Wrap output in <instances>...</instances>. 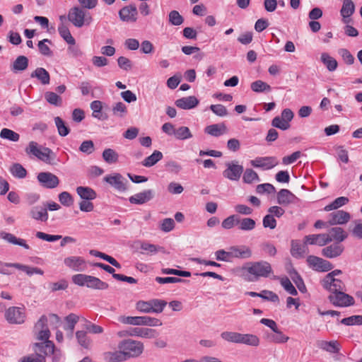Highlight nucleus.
<instances>
[{
	"label": "nucleus",
	"instance_id": "f257e3e1",
	"mask_svg": "<svg viewBox=\"0 0 362 362\" xmlns=\"http://www.w3.org/2000/svg\"><path fill=\"white\" fill-rule=\"evenodd\" d=\"M25 151L28 155H33L46 164L57 165L59 163L56 153L52 149L42 147L35 141H30Z\"/></svg>",
	"mask_w": 362,
	"mask_h": 362
},
{
	"label": "nucleus",
	"instance_id": "f03ea898",
	"mask_svg": "<svg viewBox=\"0 0 362 362\" xmlns=\"http://www.w3.org/2000/svg\"><path fill=\"white\" fill-rule=\"evenodd\" d=\"M242 269L249 274L247 279L249 281H257L261 277L267 278L273 272L271 264L266 261L249 262Z\"/></svg>",
	"mask_w": 362,
	"mask_h": 362
},
{
	"label": "nucleus",
	"instance_id": "7ed1b4c3",
	"mask_svg": "<svg viewBox=\"0 0 362 362\" xmlns=\"http://www.w3.org/2000/svg\"><path fill=\"white\" fill-rule=\"evenodd\" d=\"M74 284L80 286H87L92 289L105 290L108 288V284L100 279L83 274H77L72 276Z\"/></svg>",
	"mask_w": 362,
	"mask_h": 362
},
{
	"label": "nucleus",
	"instance_id": "20e7f679",
	"mask_svg": "<svg viewBox=\"0 0 362 362\" xmlns=\"http://www.w3.org/2000/svg\"><path fill=\"white\" fill-rule=\"evenodd\" d=\"M118 321L124 325H130L134 326L159 327L163 324L159 319L149 316L121 315L118 317Z\"/></svg>",
	"mask_w": 362,
	"mask_h": 362
},
{
	"label": "nucleus",
	"instance_id": "39448f33",
	"mask_svg": "<svg viewBox=\"0 0 362 362\" xmlns=\"http://www.w3.org/2000/svg\"><path fill=\"white\" fill-rule=\"evenodd\" d=\"M68 19L76 28H81L84 25H88L93 21V18L89 13L77 6L69 11Z\"/></svg>",
	"mask_w": 362,
	"mask_h": 362
},
{
	"label": "nucleus",
	"instance_id": "423d86ee",
	"mask_svg": "<svg viewBox=\"0 0 362 362\" xmlns=\"http://www.w3.org/2000/svg\"><path fill=\"white\" fill-rule=\"evenodd\" d=\"M118 348L122 351L125 358L137 357L140 356L144 351V344L141 341L125 339L119 342Z\"/></svg>",
	"mask_w": 362,
	"mask_h": 362
},
{
	"label": "nucleus",
	"instance_id": "0eeeda50",
	"mask_svg": "<svg viewBox=\"0 0 362 362\" xmlns=\"http://www.w3.org/2000/svg\"><path fill=\"white\" fill-rule=\"evenodd\" d=\"M4 317L10 324L21 325L25 321V309L24 307H10L6 310Z\"/></svg>",
	"mask_w": 362,
	"mask_h": 362
},
{
	"label": "nucleus",
	"instance_id": "6e6552de",
	"mask_svg": "<svg viewBox=\"0 0 362 362\" xmlns=\"http://www.w3.org/2000/svg\"><path fill=\"white\" fill-rule=\"evenodd\" d=\"M226 168L223 171V176L231 181L240 180L243 173V166L238 160H232L226 163Z\"/></svg>",
	"mask_w": 362,
	"mask_h": 362
},
{
	"label": "nucleus",
	"instance_id": "1a4fd4ad",
	"mask_svg": "<svg viewBox=\"0 0 362 362\" xmlns=\"http://www.w3.org/2000/svg\"><path fill=\"white\" fill-rule=\"evenodd\" d=\"M328 299L331 303L337 307H349L355 303L354 298L343 291H338L337 292L331 293Z\"/></svg>",
	"mask_w": 362,
	"mask_h": 362
},
{
	"label": "nucleus",
	"instance_id": "9d476101",
	"mask_svg": "<svg viewBox=\"0 0 362 362\" xmlns=\"http://www.w3.org/2000/svg\"><path fill=\"white\" fill-rule=\"evenodd\" d=\"M64 265L76 272H84L87 269V262L79 256H69L64 259Z\"/></svg>",
	"mask_w": 362,
	"mask_h": 362
},
{
	"label": "nucleus",
	"instance_id": "9b49d317",
	"mask_svg": "<svg viewBox=\"0 0 362 362\" xmlns=\"http://www.w3.org/2000/svg\"><path fill=\"white\" fill-rule=\"evenodd\" d=\"M37 179L40 185L47 189H54L59 184L58 177L49 172L38 173Z\"/></svg>",
	"mask_w": 362,
	"mask_h": 362
},
{
	"label": "nucleus",
	"instance_id": "f8f14e48",
	"mask_svg": "<svg viewBox=\"0 0 362 362\" xmlns=\"http://www.w3.org/2000/svg\"><path fill=\"white\" fill-rule=\"evenodd\" d=\"M307 262L310 267L318 272H328L333 268L329 261L314 255L308 256Z\"/></svg>",
	"mask_w": 362,
	"mask_h": 362
},
{
	"label": "nucleus",
	"instance_id": "ddd939ff",
	"mask_svg": "<svg viewBox=\"0 0 362 362\" xmlns=\"http://www.w3.org/2000/svg\"><path fill=\"white\" fill-rule=\"evenodd\" d=\"M250 165L254 168H259L263 170H270L278 164V161L275 157H257L254 160H251Z\"/></svg>",
	"mask_w": 362,
	"mask_h": 362
},
{
	"label": "nucleus",
	"instance_id": "4468645a",
	"mask_svg": "<svg viewBox=\"0 0 362 362\" xmlns=\"http://www.w3.org/2000/svg\"><path fill=\"white\" fill-rule=\"evenodd\" d=\"M322 284L325 289L329 291L332 293L345 290L344 283L339 279L331 277V276H325L322 281Z\"/></svg>",
	"mask_w": 362,
	"mask_h": 362
},
{
	"label": "nucleus",
	"instance_id": "2eb2a0df",
	"mask_svg": "<svg viewBox=\"0 0 362 362\" xmlns=\"http://www.w3.org/2000/svg\"><path fill=\"white\" fill-rule=\"evenodd\" d=\"M138 11L135 5L129 4L124 6L119 11V16L122 21L134 23L137 20Z\"/></svg>",
	"mask_w": 362,
	"mask_h": 362
},
{
	"label": "nucleus",
	"instance_id": "dca6fc26",
	"mask_svg": "<svg viewBox=\"0 0 362 362\" xmlns=\"http://www.w3.org/2000/svg\"><path fill=\"white\" fill-rule=\"evenodd\" d=\"M329 217L328 223L330 226L344 225L351 219L350 214L343 210L332 212L329 215Z\"/></svg>",
	"mask_w": 362,
	"mask_h": 362
},
{
	"label": "nucleus",
	"instance_id": "f3484780",
	"mask_svg": "<svg viewBox=\"0 0 362 362\" xmlns=\"http://www.w3.org/2000/svg\"><path fill=\"white\" fill-rule=\"evenodd\" d=\"M155 195L153 189H146L131 196L129 202L133 204H143L151 200Z\"/></svg>",
	"mask_w": 362,
	"mask_h": 362
},
{
	"label": "nucleus",
	"instance_id": "a211bd4d",
	"mask_svg": "<svg viewBox=\"0 0 362 362\" xmlns=\"http://www.w3.org/2000/svg\"><path fill=\"white\" fill-rule=\"evenodd\" d=\"M105 181L114 187L119 192H124L127 189V181L119 173H115L113 175L106 176L104 178Z\"/></svg>",
	"mask_w": 362,
	"mask_h": 362
},
{
	"label": "nucleus",
	"instance_id": "6ab92c4d",
	"mask_svg": "<svg viewBox=\"0 0 362 362\" xmlns=\"http://www.w3.org/2000/svg\"><path fill=\"white\" fill-rule=\"evenodd\" d=\"M131 332L132 337H138L145 339H153L158 334L156 329L146 327H132Z\"/></svg>",
	"mask_w": 362,
	"mask_h": 362
},
{
	"label": "nucleus",
	"instance_id": "aec40b11",
	"mask_svg": "<svg viewBox=\"0 0 362 362\" xmlns=\"http://www.w3.org/2000/svg\"><path fill=\"white\" fill-rule=\"evenodd\" d=\"M175 104L180 109L190 110L198 105L199 100L195 96L191 95L176 100Z\"/></svg>",
	"mask_w": 362,
	"mask_h": 362
},
{
	"label": "nucleus",
	"instance_id": "412c9836",
	"mask_svg": "<svg viewBox=\"0 0 362 362\" xmlns=\"http://www.w3.org/2000/svg\"><path fill=\"white\" fill-rule=\"evenodd\" d=\"M29 64L28 58L23 55H20L11 64L10 69L14 74L25 71Z\"/></svg>",
	"mask_w": 362,
	"mask_h": 362
},
{
	"label": "nucleus",
	"instance_id": "4be33fe9",
	"mask_svg": "<svg viewBox=\"0 0 362 362\" xmlns=\"http://www.w3.org/2000/svg\"><path fill=\"white\" fill-rule=\"evenodd\" d=\"M30 216L37 221L46 222L48 220L47 209L41 206H33L29 211Z\"/></svg>",
	"mask_w": 362,
	"mask_h": 362
},
{
	"label": "nucleus",
	"instance_id": "5701e85b",
	"mask_svg": "<svg viewBox=\"0 0 362 362\" xmlns=\"http://www.w3.org/2000/svg\"><path fill=\"white\" fill-rule=\"evenodd\" d=\"M277 203L280 205L287 206L294 203L297 197L286 189H281L277 194Z\"/></svg>",
	"mask_w": 362,
	"mask_h": 362
},
{
	"label": "nucleus",
	"instance_id": "b1692460",
	"mask_svg": "<svg viewBox=\"0 0 362 362\" xmlns=\"http://www.w3.org/2000/svg\"><path fill=\"white\" fill-rule=\"evenodd\" d=\"M354 11L355 5L354 1L352 0H344L340 13L344 23H348L350 21L349 18L354 14Z\"/></svg>",
	"mask_w": 362,
	"mask_h": 362
},
{
	"label": "nucleus",
	"instance_id": "393cba45",
	"mask_svg": "<svg viewBox=\"0 0 362 362\" xmlns=\"http://www.w3.org/2000/svg\"><path fill=\"white\" fill-rule=\"evenodd\" d=\"M329 243H330V239H328V235H327V233L309 235L305 237V244L324 246Z\"/></svg>",
	"mask_w": 362,
	"mask_h": 362
},
{
	"label": "nucleus",
	"instance_id": "a878e982",
	"mask_svg": "<svg viewBox=\"0 0 362 362\" xmlns=\"http://www.w3.org/2000/svg\"><path fill=\"white\" fill-rule=\"evenodd\" d=\"M233 258L249 259L252 255V250L247 245L230 247Z\"/></svg>",
	"mask_w": 362,
	"mask_h": 362
},
{
	"label": "nucleus",
	"instance_id": "bb28decb",
	"mask_svg": "<svg viewBox=\"0 0 362 362\" xmlns=\"http://www.w3.org/2000/svg\"><path fill=\"white\" fill-rule=\"evenodd\" d=\"M0 238L13 245H16L23 247L25 250H29L30 247L26 243V241L22 238H18L14 235L2 231L0 233Z\"/></svg>",
	"mask_w": 362,
	"mask_h": 362
},
{
	"label": "nucleus",
	"instance_id": "cd10ccee",
	"mask_svg": "<svg viewBox=\"0 0 362 362\" xmlns=\"http://www.w3.org/2000/svg\"><path fill=\"white\" fill-rule=\"evenodd\" d=\"M344 251V247L338 243L331 245L322 249V255L327 258L339 256Z\"/></svg>",
	"mask_w": 362,
	"mask_h": 362
},
{
	"label": "nucleus",
	"instance_id": "c85d7f7f",
	"mask_svg": "<svg viewBox=\"0 0 362 362\" xmlns=\"http://www.w3.org/2000/svg\"><path fill=\"white\" fill-rule=\"evenodd\" d=\"M328 239H330V242L332 240L341 243L347 238V233L341 227H334L329 230Z\"/></svg>",
	"mask_w": 362,
	"mask_h": 362
},
{
	"label": "nucleus",
	"instance_id": "c756f323",
	"mask_svg": "<svg viewBox=\"0 0 362 362\" xmlns=\"http://www.w3.org/2000/svg\"><path fill=\"white\" fill-rule=\"evenodd\" d=\"M267 339L269 341L274 344H284L289 340V337L284 334L279 328L273 331L272 333H268Z\"/></svg>",
	"mask_w": 362,
	"mask_h": 362
},
{
	"label": "nucleus",
	"instance_id": "7c9ffc66",
	"mask_svg": "<svg viewBox=\"0 0 362 362\" xmlns=\"http://www.w3.org/2000/svg\"><path fill=\"white\" fill-rule=\"evenodd\" d=\"M204 132L211 136H219L227 132V127L223 123L214 124L207 126Z\"/></svg>",
	"mask_w": 362,
	"mask_h": 362
},
{
	"label": "nucleus",
	"instance_id": "2f4dec72",
	"mask_svg": "<svg viewBox=\"0 0 362 362\" xmlns=\"http://www.w3.org/2000/svg\"><path fill=\"white\" fill-rule=\"evenodd\" d=\"M31 78H36L42 85H47L50 81V76L48 71L42 67L37 68L30 74Z\"/></svg>",
	"mask_w": 362,
	"mask_h": 362
},
{
	"label": "nucleus",
	"instance_id": "473e14b6",
	"mask_svg": "<svg viewBox=\"0 0 362 362\" xmlns=\"http://www.w3.org/2000/svg\"><path fill=\"white\" fill-rule=\"evenodd\" d=\"M308 252L307 244L301 245L296 241L291 242V253L295 258H303Z\"/></svg>",
	"mask_w": 362,
	"mask_h": 362
},
{
	"label": "nucleus",
	"instance_id": "72a5a7b5",
	"mask_svg": "<svg viewBox=\"0 0 362 362\" xmlns=\"http://www.w3.org/2000/svg\"><path fill=\"white\" fill-rule=\"evenodd\" d=\"M6 265L8 267H13L18 269L22 270L24 272H25L28 276H32L33 274L43 275V274H44V272L40 268L30 267L28 265L19 264V263L6 264Z\"/></svg>",
	"mask_w": 362,
	"mask_h": 362
},
{
	"label": "nucleus",
	"instance_id": "f704fd0d",
	"mask_svg": "<svg viewBox=\"0 0 362 362\" xmlns=\"http://www.w3.org/2000/svg\"><path fill=\"white\" fill-rule=\"evenodd\" d=\"M260 340L259 337L252 334L240 333L239 344H245L251 346H258Z\"/></svg>",
	"mask_w": 362,
	"mask_h": 362
},
{
	"label": "nucleus",
	"instance_id": "c9c22d12",
	"mask_svg": "<svg viewBox=\"0 0 362 362\" xmlns=\"http://www.w3.org/2000/svg\"><path fill=\"white\" fill-rule=\"evenodd\" d=\"M76 192L81 199L93 200L96 198V192L88 187H78Z\"/></svg>",
	"mask_w": 362,
	"mask_h": 362
},
{
	"label": "nucleus",
	"instance_id": "e433bc0d",
	"mask_svg": "<svg viewBox=\"0 0 362 362\" xmlns=\"http://www.w3.org/2000/svg\"><path fill=\"white\" fill-rule=\"evenodd\" d=\"M322 62L329 71H334L337 69L338 63L337 60L329 54L323 52L320 57Z\"/></svg>",
	"mask_w": 362,
	"mask_h": 362
},
{
	"label": "nucleus",
	"instance_id": "4c0bfd02",
	"mask_svg": "<svg viewBox=\"0 0 362 362\" xmlns=\"http://www.w3.org/2000/svg\"><path fill=\"white\" fill-rule=\"evenodd\" d=\"M237 226L238 229L244 231H250L255 228V221L251 218H243L237 221Z\"/></svg>",
	"mask_w": 362,
	"mask_h": 362
},
{
	"label": "nucleus",
	"instance_id": "58836bf2",
	"mask_svg": "<svg viewBox=\"0 0 362 362\" xmlns=\"http://www.w3.org/2000/svg\"><path fill=\"white\" fill-rule=\"evenodd\" d=\"M163 156V153L160 151L156 150L142 161V165L147 168L151 167L160 160Z\"/></svg>",
	"mask_w": 362,
	"mask_h": 362
},
{
	"label": "nucleus",
	"instance_id": "ea45409f",
	"mask_svg": "<svg viewBox=\"0 0 362 362\" xmlns=\"http://www.w3.org/2000/svg\"><path fill=\"white\" fill-rule=\"evenodd\" d=\"M35 346L37 348V349H35L36 351L42 352L45 355L52 354L55 351L54 344L49 340H47L42 343H37Z\"/></svg>",
	"mask_w": 362,
	"mask_h": 362
},
{
	"label": "nucleus",
	"instance_id": "a19ab883",
	"mask_svg": "<svg viewBox=\"0 0 362 362\" xmlns=\"http://www.w3.org/2000/svg\"><path fill=\"white\" fill-rule=\"evenodd\" d=\"M103 160L108 164L116 163L119 160V154L112 148H105L102 154Z\"/></svg>",
	"mask_w": 362,
	"mask_h": 362
},
{
	"label": "nucleus",
	"instance_id": "79ce46f5",
	"mask_svg": "<svg viewBox=\"0 0 362 362\" xmlns=\"http://www.w3.org/2000/svg\"><path fill=\"white\" fill-rule=\"evenodd\" d=\"M104 360L106 362H119L126 359L122 351H108L103 355Z\"/></svg>",
	"mask_w": 362,
	"mask_h": 362
},
{
	"label": "nucleus",
	"instance_id": "37998d69",
	"mask_svg": "<svg viewBox=\"0 0 362 362\" xmlns=\"http://www.w3.org/2000/svg\"><path fill=\"white\" fill-rule=\"evenodd\" d=\"M45 99L49 104L56 107L62 106L63 103L62 97L52 91L45 93Z\"/></svg>",
	"mask_w": 362,
	"mask_h": 362
},
{
	"label": "nucleus",
	"instance_id": "c03bdc74",
	"mask_svg": "<svg viewBox=\"0 0 362 362\" xmlns=\"http://www.w3.org/2000/svg\"><path fill=\"white\" fill-rule=\"evenodd\" d=\"M349 202V199L346 197H340L334 199L331 204L327 205L324 210L325 211H329L337 209Z\"/></svg>",
	"mask_w": 362,
	"mask_h": 362
},
{
	"label": "nucleus",
	"instance_id": "a18cd8bd",
	"mask_svg": "<svg viewBox=\"0 0 362 362\" xmlns=\"http://www.w3.org/2000/svg\"><path fill=\"white\" fill-rule=\"evenodd\" d=\"M10 173L17 178L23 179L26 177L27 171L23 166L19 163H14L10 167Z\"/></svg>",
	"mask_w": 362,
	"mask_h": 362
},
{
	"label": "nucleus",
	"instance_id": "49530a36",
	"mask_svg": "<svg viewBox=\"0 0 362 362\" xmlns=\"http://www.w3.org/2000/svg\"><path fill=\"white\" fill-rule=\"evenodd\" d=\"M243 180L247 184L257 182L260 181L257 173L251 168H247L243 173Z\"/></svg>",
	"mask_w": 362,
	"mask_h": 362
},
{
	"label": "nucleus",
	"instance_id": "de8ad7c7",
	"mask_svg": "<svg viewBox=\"0 0 362 362\" xmlns=\"http://www.w3.org/2000/svg\"><path fill=\"white\" fill-rule=\"evenodd\" d=\"M58 31L60 36L69 45H75V39L72 37L69 28L62 24L58 28Z\"/></svg>",
	"mask_w": 362,
	"mask_h": 362
},
{
	"label": "nucleus",
	"instance_id": "09e8293b",
	"mask_svg": "<svg viewBox=\"0 0 362 362\" xmlns=\"http://www.w3.org/2000/svg\"><path fill=\"white\" fill-rule=\"evenodd\" d=\"M192 134L187 127L182 126L175 129L174 137L178 140H186L192 138Z\"/></svg>",
	"mask_w": 362,
	"mask_h": 362
},
{
	"label": "nucleus",
	"instance_id": "8fccbe9b",
	"mask_svg": "<svg viewBox=\"0 0 362 362\" xmlns=\"http://www.w3.org/2000/svg\"><path fill=\"white\" fill-rule=\"evenodd\" d=\"M0 137L13 142H17L20 139V135L18 133L8 128L1 129Z\"/></svg>",
	"mask_w": 362,
	"mask_h": 362
},
{
	"label": "nucleus",
	"instance_id": "3c124183",
	"mask_svg": "<svg viewBox=\"0 0 362 362\" xmlns=\"http://www.w3.org/2000/svg\"><path fill=\"white\" fill-rule=\"evenodd\" d=\"M251 89L256 93H262L264 91L269 92L272 89L271 86L266 82L257 80L250 84Z\"/></svg>",
	"mask_w": 362,
	"mask_h": 362
},
{
	"label": "nucleus",
	"instance_id": "603ef678",
	"mask_svg": "<svg viewBox=\"0 0 362 362\" xmlns=\"http://www.w3.org/2000/svg\"><path fill=\"white\" fill-rule=\"evenodd\" d=\"M54 123L57 129L58 134L61 136H67L69 132L70 129L65 124L64 122L60 117H54Z\"/></svg>",
	"mask_w": 362,
	"mask_h": 362
},
{
	"label": "nucleus",
	"instance_id": "864d4df0",
	"mask_svg": "<svg viewBox=\"0 0 362 362\" xmlns=\"http://www.w3.org/2000/svg\"><path fill=\"white\" fill-rule=\"evenodd\" d=\"M79 320V316L76 314L71 313L65 317L66 325L64 326L65 330H69L71 334L73 333L76 324Z\"/></svg>",
	"mask_w": 362,
	"mask_h": 362
},
{
	"label": "nucleus",
	"instance_id": "5fc2aeb1",
	"mask_svg": "<svg viewBox=\"0 0 362 362\" xmlns=\"http://www.w3.org/2000/svg\"><path fill=\"white\" fill-rule=\"evenodd\" d=\"M240 333L236 332L226 331L221 334L222 339L230 342L239 344Z\"/></svg>",
	"mask_w": 362,
	"mask_h": 362
},
{
	"label": "nucleus",
	"instance_id": "6e6d98bb",
	"mask_svg": "<svg viewBox=\"0 0 362 362\" xmlns=\"http://www.w3.org/2000/svg\"><path fill=\"white\" fill-rule=\"evenodd\" d=\"M320 348L330 353H337L339 351V344L337 341H322Z\"/></svg>",
	"mask_w": 362,
	"mask_h": 362
},
{
	"label": "nucleus",
	"instance_id": "4d7b16f0",
	"mask_svg": "<svg viewBox=\"0 0 362 362\" xmlns=\"http://www.w3.org/2000/svg\"><path fill=\"white\" fill-rule=\"evenodd\" d=\"M167 302L160 299L151 300V313H160L166 306Z\"/></svg>",
	"mask_w": 362,
	"mask_h": 362
},
{
	"label": "nucleus",
	"instance_id": "13d9d810",
	"mask_svg": "<svg viewBox=\"0 0 362 362\" xmlns=\"http://www.w3.org/2000/svg\"><path fill=\"white\" fill-rule=\"evenodd\" d=\"M76 337L78 344L88 349L90 344V339L88 337L87 333L84 331H77L76 332Z\"/></svg>",
	"mask_w": 362,
	"mask_h": 362
},
{
	"label": "nucleus",
	"instance_id": "bf43d9fd",
	"mask_svg": "<svg viewBox=\"0 0 362 362\" xmlns=\"http://www.w3.org/2000/svg\"><path fill=\"white\" fill-rule=\"evenodd\" d=\"M168 20L169 23L173 25H180L184 22L183 17L175 10L171 11L169 13Z\"/></svg>",
	"mask_w": 362,
	"mask_h": 362
},
{
	"label": "nucleus",
	"instance_id": "052dcab7",
	"mask_svg": "<svg viewBox=\"0 0 362 362\" xmlns=\"http://www.w3.org/2000/svg\"><path fill=\"white\" fill-rule=\"evenodd\" d=\"M46 42L51 44V40H49L48 39H44L38 42L37 47H38L39 51L44 56L52 57V52L50 49V48L49 47V46L45 44Z\"/></svg>",
	"mask_w": 362,
	"mask_h": 362
},
{
	"label": "nucleus",
	"instance_id": "680f3d73",
	"mask_svg": "<svg viewBox=\"0 0 362 362\" xmlns=\"http://www.w3.org/2000/svg\"><path fill=\"white\" fill-rule=\"evenodd\" d=\"M141 249L144 251H146L148 254L151 255L155 254L157 252H165L163 247L148 243H141Z\"/></svg>",
	"mask_w": 362,
	"mask_h": 362
},
{
	"label": "nucleus",
	"instance_id": "e2e57ef3",
	"mask_svg": "<svg viewBox=\"0 0 362 362\" xmlns=\"http://www.w3.org/2000/svg\"><path fill=\"white\" fill-rule=\"evenodd\" d=\"M216 259L218 261L230 262L233 258L231 248L228 251L218 250L215 252Z\"/></svg>",
	"mask_w": 362,
	"mask_h": 362
},
{
	"label": "nucleus",
	"instance_id": "0e129e2a",
	"mask_svg": "<svg viewBox=\"0 0 362 362\" xmlns=\"http://www.w3.org/2000/svg\"><path fill=\"white\" fill-rule=\"evenodd\" d=\"M112 113L114 115L119 117H124L127 113L126 105L122 102L115 103V105L112 107Z\"/></svg>",
	"mask_w": 362,
	"mask_h": 362
},
{
	"label": "nucleus",
	"instance_id": "69168bd1",
	"mask_svg": "<svg viewBox=\"0 0 362 362\" xmlns=\"http://www.w3.org/2000/svg\"><path fill=\"white\" fill-rule=\"evenodd\" d=\"M338 52L346 64L351 65L354 63V57L347 49H339Z\"/></svg>",
	"mask_w": 362,
	"mask_h": 362
},
{
	"label": "nucleus",
	"instance_id": "338daca9",
	"mask_svg": "<svg viewBox=\"0 0 362 362\" xmlns=\"http://www.w3.org/2000/svg\"><path fill=\"white\" fill-rule=\"evenodd\" d=\"M175 228V221L171 218H164L160 224V229L165 233H168Z\"/></svg>",
	"mask_w": 362,
	"mask_h": 362
},
{
	"label": "nucleus",
	"instance_id": "774afa93",
	"mask_svg": "<svg viewBox=\"0 0 362 362\" xmlns=\"http://www.w3.org/2000/svg\"><path fill=\"white\" fill-rule=\"evenodd\" d=\"M19 362H45V358L41 354H32L21 358Z\"/></svg>",
	"mask_w": 362,
	"mask_h": 362
}]
</instances>
